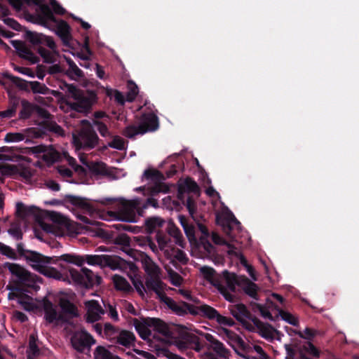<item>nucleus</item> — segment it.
I'll return each instance as SVG.
<instances>
[{
	"instance_id": "nucleus-1",
	"label": "nucleus",
	"mask_w": 359,
	"mask_h": 359,
	"mask_svg": "<svg viewBox=\"0 0 359 359\" xmlns=\"http://www.w3.org/2000/svg\"><path fill=\"white\" fill-rule=\"evenodd\" d=\"M27 263L36 271L48 278L55 280L63 279V274L56 269L50 266V264H57L60 261H65L66 263H72L81 266L83 260L79 257L65 254L60 257H46L34 251H27L25 255Z\"/></svg>"
},
{
	"instance_id": "nucleus-2",
	"label": "nucleus",
	"mask_w": 359,
	"mask_h": 359,
	"mask_svg": "<svg viewBox=\"0 0 359 359\" xmlns=\"http://www.w3.org/2000/svg\"><path fill=\"white\" fill-rule=\"evenodd\" d=\"M102 205H114V210L107 212L109 217L105 219H118L128 222H136V212L142 215L143 210H141V201L139 199L127 201L124 199L116 200L111 198H105L97 201Z\"/></svg>"
},
{
	"instance_id": "nucleus-3",
	"label": "nucleus",
	"mask_w": 359,
	"mask_h": 359,
	"mask_svg": "<svg viewBox=\"0 0 359 359\" xmlns=\"http://www.w3.org/2000/svg\"><path fill=\"white\" fill-rule=\"evenodd\" d=\"M200 271L204 278L217 288L226 300L230 302H235V295L231 294L227 290V287H233L232 283L233 273L224 271L221 274H217L214 269L207 266H202Z\"/></svg>"
},
{
	"instance_id": "nucleus-4",
	"label": "nucleus",
	"mask_w": 359,
	"mask_h": 359,
	"mask_svg": "<svg viewBox=\"0 0 359 359\" xmlns=\"http://www.w3.org/2000/svg\"><path fill=\"white\" fill-rule=\"evenodd\" d=\"M76 151H90L98 144L99 138L93 126L87 120L81 121V127L72 134Z\"/></svg>"
},
{
	"instance_id": "nucleus-5",
	"label": "nucleus",
	"mask_w": 359,
	"mask_h": 359,
	"mask_svg": "<svg viewBox=\"0 0 359 359\" xmlns=\"http://www.w3.org/2000/svg\"><path fill=\"white\" fill-rule=\"evenodd\" d=\"M143 269L146 273L145 285L149 291L160 295L164 291L165 285L161 280L162 271L158 265L149 256L142 260Z\"/></svg>"
},
{
	"instance_id": "nucleus-6",
	"label": "nucleus",
	"mask_w": 359,
	"mask_h": 359,
	"mask_svg": "<svg viewBox=\"0 0 359 359\" xmlns=\"http://www.w3.org/2000/svg\"><path fill=\"white\" fill-rule=\"evenodd\" d=\"M159 128V119L154 112L143 113L139 126H128L123 135L128 138H134L137 135H144L148 132H154Z\"/></svg>"
},
{
	"instance_id": "nucleus-7",
	"label": "nucleus",
	"mask_w": 359,
	"mask_h": 359,
	"mask_svg": "<svg viewBox=\"0 0 359 359\" xmlns=\"http://www.w3.org/2000/svg\"><path fill=\"white\" fill-rule=\"evenodd\" d=\"M12 275L13 281L18 285L25 287H34L37 276L25 268L15 263L7 262L4 265Z\"/></svg>"
},
{
	"instance_id": "nucleus-8",
	"label": "nucleus",
	"mask_w": 359,
	"mask_h": 359,
	"mask_svg": "<svg viewBox=\"0 0 359 359\" xmlns=\"http://www.w3.org/2000/svg\"><path fill=\"white\" fill-rule=\"evenodd\" d=\"M142 180L148 181L151 184L149 189L152 196L158 193H167L169 191L168 185L164 182L165 180L164 175L155 168L146 169L143 172Z\"/></svg>"
},
{
	"instance_id": "nucleus-9",
	"label": "nucleus",
	"mask_w": 359,
	"mask_h": 359,
	"mask_svg": "<svg viewBox=\"0 0 359 359\" xmlns=\"http://www.w3.org/2000/svg\"><path fill=\"white\" fill-rule=\"evenodd\" d=\"M4 77L10 80L13 84L22 90L27 92L31 90L34 94L48 95L49 93L50 89L44 83L39 81H27L20 77L8 73L4 74Z\"/></svg>"
},
{
	"instance_id": "nucleus-10",
	"label": "nucleus",
	"mask_w": 359,
	"mask_h": 359,
	"mask_svg": "<svg viewBox=\"0 0 359 359\" xmlns=\"http://www.w3.org/2000/svg\"><path fill=\"white\" fill-rule=\"evenodd\" d=\"M69 164L74 171L79 175H86L87 170L97 175H107V168L105 163L100 161H90L89 158H80L81 162L85 165H77L74 158H69Z\"/></svg>"
},
{
	"instance_id": "nucleus-11",
	"label": "nucleus",
	"mask_w": 359,
	"mask_h": 359,
	"mask_svg": "<svg viewBox=\"0 0 359 359\" xmlns=\"http://www.w3.org/2000/svg\"><path fill=\"white\" fill-rule=\"evenodd\" d=\"M97 95L90 90L79 93V96L76 97L74 102L69 103L71 108L78 112H87L90 109L92 105L96 102Z\"/></svg>"
},
{
	"instance_id": "nucleus-12",
	"label": "nucleus",
	"mask_w": 359,
	"mask_h": 359,
	"mask_svg": "<svg viewBox=\"0 0 359 359\" xmlns=\"http://www.w3.org/2000/svg\"><path fill=\"white\" fill-rule=\"evenodd\" d=\"M39 126L41 128H29L26 129L27 135L34 138H39L43 137L46 132H53L60 135L64 133L61 126L53 121H43Z\"/></svg>"
},
{
	"instance_id": "nucleus-13",
	"label": "nucleus",
	"mask_w": 359,
	"mask_h": 359,
	"mask_svg": "<svg viewBox=\"0 0 359 359\" xmlns=\"http://www.w3.org/2000/svg\"><path fill=\"white\" fill-rule=\"evenodd\" d=\"M158 296L169 309L179 316H184L187 314L188 311L192 314L198 313V311H195L193 306L184 302H176L172 298L167 297L164 294V291Z\"/></svg>"
},
{
	"instance_id": "nucleus-14",
	"label": "nucleus",
	"mask_w": 359,
	"mask_h": 359,
	"mask_svg": "<svg viewBox=\"0 0 359 359\" xmlns=\"http://www.w3.org/2000/svg\"><path fill=\"white\" fill-rule=\"evenodd\" d=\"M211 238H212V242L216 245H226L229 249L227 250L228 255H231V256H235V257L239 258L241 263L247 268L248 271L249 272L250 275L254 278V280H256V278H254V276H253L252 268L250 265L248 264L247 260L245 259V257L242 255H241L237 251V248L235 247V245L233 244H232L229 242H226L225 239L222 238L219 235H218L215 232L212 233Z\"/></svg>"
},
{
	"instance_id": "nucleus-15",
	"label": "nucleus",
	"mask_w": 359,
	"mask_h": 359,
	"mask_svg": "<svg viewBox=\"0 0 359 359\" xmlns=\"http://www.w3.org/2000/svg\"><path fill=\"white\" fill-rule=\"evenodd\" d=\"M233 287H227L228 291L231 294L236 291V286L238 285L242 288L245 293L255 299H257V292L258 287L256 284L250 281L244 276H237L233 273V281H232Z\"/></svg>"
},
{
	"instance_id": "nucleus-16",
	"label": "nucleus",
	"mask_w": 359,
	"mask_h": 359,
	"mask_svg": "<svg viewBox=\"0 0 359 359\" xmlns=\"http://www.w3.org/2000/svg\"><path fill=\"white\" fill-rule=\"evenodd\" d=\"M72 346L79 352L95 344L93 337L84 330L75 331L71 337Z\"/></svg>"
},
{
	"instance_id": "nucleus-17",
	"label": "nucleus",
	"mask_w": 359,
	"mask_h": 359,
	"mask_svg": "<svg viewBox=\"0 0 359 359\" xmlns=\"http://www.w3.org/2000/svg\"><path fill=\"white\" fill-rule=\"evenodd\" d=\"M0 172L3 175L7 176L15 177L19 175L25 180H29L32 176L31 170L22 164L11 165L7 163H1Z\"/></svg>"
},
{
	"instance_id": "nucleus-18",
	"label": "nucleus",
	"mask_w": 359,
	"mask_h": 359,
	"mask_svg": "<svg viewBox=\"0 0 359 359\" xmlns=\"http://www.w3.org/2000/svg\"><path fill=\"white\" fill-rule=\"evenodd\" d=\"M10 43L20 57L29 61L31 64H36L39 61V57L25 41L11 40Z\"/></svg>"
},
{
	"instance_id": "nucleus-19",
	"label": "nucleus",
	"mask_w": 359,
	"mask_h": 359,
	"mask_svg": "<svg viewBox=\"0 0 359 359\" xmlns=\"http://www.w3.org/2000/svg\"><path fill=\"white\" fill-rule=\"evenodd\" d=\"M222 334L224 339L227 341V343L233 348L235 352L242 356L245 357L239 351L241 350L245 351L248 348V344L244 341V340L236 333L233 332L232 330L223 328Z\"/></svg>"
},
{
	"instance_id": "nucleus-20",
	"label": "nucleus",
	"mask_w": 359,
	"mask_h": 359,
	"mask_svg": "<svg viewBox=\"0 0 359 359\" xmlns=\"http://www.w3.org/2000/svg\"><path fill=\"white\" fill-rule=\"evenodd\" d=\"M204 342L197 335L192 333H186L182 339L179 341L178 347L181 350L191 348L196 352H201L204 347Z\"/></svg>"
},
{
	"instance_id": "nucleus-21",
	"label": "nucleus",
	"mask_w": 359,
	"mask_h": 359,
	"mask_svg": "<svg viewBox=\"0 0 359 359\" xmlns=\"http://www.w3.org/2000/svg\"><path fill=\"white\" fill-rule=\"evenodd\" d=\"M22 109L19 113V118L26 120L31 117L34 112H39L42 116L47 118L50 114L45 109H41L38 105L33 104L26 99H22L20 101Z\"/></svg>"
},
{
	"instance_id": "nucleus-22",
	"label": "nucleus",
	"mask_w": 359,
	"mask_h": 359,
	"mask_svg": "<svg viewBox=\"0 0 359 359\" xmlns=\"http://www.w3.org/2000/svg\"><path fill=\"white\" fill-rule=\"evenodd\" d=\"M86 309V321L94 323L99 320L104 313V310L95 300L88 301L85 303Z\"/></svg>"
},
{
	"instance_id": "nucleus-23",
	"label": "nucleus",
	"mask_w": 359,
	"mask_h": 359,
	"mask_svg": "<svg viewBox=\"0 0 359 359\" xmlns=\"http://www.w3.org/2000/svg\"><path fill=\"white\" fill-rule=\"evenodd\" d=\"M207 341L210 343V347L215 352V353L220 358L228 359L230 356V351L224 345L215 339L212 334L206 333L203 334Z\"/></svg>"
},
{
	"instance_id": "nucleus-24",
	"label": "nucleus",
	"mask_w": 359,
	"mask_h": 359,
	"mask_svg": "<svg viewBox=\"0 0 359 359\" xmlns=\"http://www.w3.org/2000/svg\"><path fill=\"white\" fill-rule=\"evenodd\" d=\"M43 21L44 24H55L56 25L57 35L61 39L64 45L67 46L69 44V42L72 39V36L70 34V27L66 21L63 20L58 21L57 19L55 22L46 20Z\"/></svg>"
},
{
	"instance_id": "nucleus-25",
	"label": "nucleus",
	"mask_w": 359,
	"mask_h": 359,
	"mask_svg": "<svg viewBox=\"0 0 359 359\" xmlns=\"http://www.w3.org/2000/svg\"><path fill=\"white\" fill-rule=\"evenodd\" d=\"M230 313L231 315L241 323H245L246 320L248 319L252 322L253 317L246 306L243 304H238L232 305L229 307Z\"/></svg>"
},
{
	"instance_id": "nucleus-26",
	"label": "nucleus",
	"mask_w": 359,
	"mask_h": 359,
	"mask_svg": "<svg viewBox=\"0 0 359 359\" xmlns=\"http://www.w3.org/2000/svg\"><path fill=\"white\" fill-rule=\"evenodd\" d=\"M147 324L149 327H154L156 331L162 334L166 338L173 337V332L171 328L160 319L149 318L147 319Z\"/></svg>"
},
{
	"instance_id": "nucleus-27",
	"label": "nucleus",
	"mask_w": 359,
	"mask_h": 359,
	"mask_svg": "<svg viewBox=\"0 0 359 359\" xmlns=\"http://www.w3.org/2000/svg\"><path fill=\"white\" fill-rule=\"evenodd\" d=\"M43 1V0H31V2L39 7L40 16L42 20L55 22L56 18L54 16L52 9L48 5L42 4Z\"/></svg>"
},
{
	"instance_id": "nucleus-28",
	"label": "nucleus",
	"mask_w": 359,
	"mask_h": 359,
	"mask_svg": "<svg viewBox=\"0 0 359 359\" xmlns=\"http://www.w3.org/2000/svg\"><path fill=\"white\" fill-rule=\"evenodd\" d=\"M252 323L258 328L261 335L265 339H273L274 333L276 330L269 324L264 323L259 320L257 318L252 320Z\"/></svg>"
},
{
	"instance_id": "nucleus-29",
	"label": "nucleus",
	"mask_w": 359,
	"mask_h": 359,
	"mask_svg": "<svg viewBox=\"0 0 359 359\" xmlns=\"http://www.w3.org/2000/svg\"><path fill=\"white\" fill-rule=\"evenodd\" d=\"M45 318L48 323L64 321L63 316L57 313L51 302L44 303Z\"/></svg>"
},
{
	"instance_id": "nucleus-30",
	"label": "nucleus",
	"mask_w": 359,
	"mask_h": 359,
	"mask_svg": "<svg viewBox=\"0 0 359 359\" xmlns=\"http://www.w3.org/2000/svg\"><path fill=\"white\" fill-rule=\"evenodd\" d=\"M116 339L118 344L130 348L134 345L135 337L132 332L122 330L116 336Z\"/></svg>"
},
{
	"instance_id": "nucleus-31",
	"label": "nucleus",
	"mask_w": 359,
	"mask_h": 359,
	"mask_svg": "<svg viewBox=\"0 0 359 359\" xmlns=\"http://www.w3.org/2000/svg\"><path fill=\"white\" fill-rule=\"evenodd\" d=\"M100 235L105 237L111 243L122 246H128L130 245V238L126 233L114 236L108 232L102 231Z\"/></svg>"
},
{
	"instance_id": "nucleus-32",
	"label": "nucleus",
	"mask_w": 359,
	"mask_h": 359,
	"mask_svg": "<svg viewBox=\"0 0 359 359\" xmlns=\"http://www.w3.org/2000/svg\"><path fill=\"white\" fill-rule=\"evenodd\" d=\"M81 271L84 275V282L83 284H84L86 287H92L94 285H98L101 283V277L93 273L91 270L87 268H83Z\"/></svg>"
},
{
	"instance_id": "nucleus-33",
	"label": "nucleus",
	"mask_w": 359,
	"mask_h": 359,
	"mask_svg": "<svg viewBox=\"0 0 359 359\" xmlns=\"http://www.w3.org/2000/svg\"><path fill=\"white\" fill-rule=\"evenodd\" d=\"M198 191V187L197 184L194 180L188 178L179 185L177 197L182 200L185 192L196 193Z\"/></svg>"
},
{
	"instance_id": "nucleus-34",
	"label": "nucleus",
	"mask_w": 359,
	"mask_h": 359,
	"mask_svg": "<svg viewBox=\"0 0 359 359\" xmlns=\"http://www.w3.org/2000/svg\"><path fill=\"white\" fill-rule=\"evenodd\" d=\"M23 37L27 41L31 43L32 46L41 47V46L42 45L43 39V34L32 32L25 28Z\"/></svg>"
},
{
	"instance_id": "nucleus-35",
	"label": "nucleus",
	"mask_w": 359,
	"mask_h": 359,
	"mask_svg": "<svg viewBox=\"0 0 359 359\" xmlns=\"http://www.w3.org/2000/svg\"><path fill=\"white\" fill-rule=\"evenodd\" d=\"M112 280L114 284V287L117 290L123 292L127 294L133 292V288L125 278L119 275H114L112 278Z\"/></svg>"
},
{
	"instance_id": "nucleus-36",
	"label": "nucleus",
	"mask_w": 359,
	"mask_h": 359,
	"mask_svg": "<svg viewBox=\"0 0 359 359\" xmlns=\"http://www.w3.org/2000/svg\"><path fill=\"white\" fill-rule=\"evenodd\" d=\"M168 233L175 239V243L184 248L186 245V243L183 239L182 235L180 230L174 224H169L167 227Z\"/></svg>"
},
{
	"instance_id": "nucleus-37",
	"label": "nucleus",
	"mask_w": 359,
	"mask_h": 359,
	"mask_svg": "<svg viewBox=\"0 0 359 359\" xmlns=\"http://www.w3.org/2000/svg\"><path fill=\"white\" fill-rule=\"evenodd\" d=\"M15 297H18V302L21 304L25 310L32 311L34 309V304L30 297L27 295L18 296L14 292L8 294V298L11 299H13Z\"/></svg>"
},
{
	"instance_id": "nucleus-38",
	"label": "nucleus",
	"mask_w": 359,
	"mask_h": 359,
	"mask_svg": "<svg viewBox=\"0 0 359 359\" xmlns=\"http://www.w3.org/2000/svg\"><path fill=\"white\" fill-rule=\"evenodd\" d=\"M37 337L31 334L29 339V348L27 350V359H34L40 353V350L36 344Z\"/></svg>"
},
{
	"instance_id": "nucleus-39",
	"label": "nucleus",
	"mask_w": 359,
	"mask_h": 359,
	"mask_svg": "<svg viewBox=\"0 0 359 359\" xmlns=\"http://www.w3.org/2000/svg\"><path fill=\"white\" fill-rule=\"evenodd\" d=\"M60 306L62 311L69 315V317H74L77 316L76 307L66 299H61L60 300Z\"/></svg>"
},
{
	"instance_id": "nucleus-40",
	"label": "nucleus",
	"mask_w": 359,
	"mask_h": 359,
	"mask_svg": "<svg viewBox=\"0 0 359 359\" xmlns=\"http://www.w3.org/2000/svg\"><path fill=\"white\" fill-rule=\"evenodd\" d=\"M163 223V219L159 217H152L147 218L145 220V226L147 231L149 233H152L153 231H156V229L158 227H161Z\"/></svg>"
},
{
	"instance_id": "nucleus-41",
	"label": "nucleus",
	"mask_w": 359,
	"mask_h": 359,
	"mask_svg": "<svg viewBox=\"0 0 359 359\" xmlns=\"http://www.w3.org/2000/svg\"><path fill=\"white\" fill-rule=\"evenodd\" d=\"M105 255H87L83 257V260H85L88 264L98 265L101 267H104V262L106 261Z\"/></svg>"
},
{
	"instance_id": "nucleus-42",
	"label": "nucleus",
	"mask_w": 359,
	"mask_h": 359,
	"mask_svg": "<svg viewBox=\"0 0 359 359\" xmlns=\"http://www.w3.org/2000/svg\"><path fill=\"white\" fill-rule=\"evenodd\" d=\"M135 329L143 339H148L151 335V330L149 329L147 320L144 323L137 322L135 323Z\"/></svg>"
},
{
	"instance_id": "nucleus-43",
	"label": "nucleus",
	"mask_w": 359,
	"mask_h": 359,
	"mask_svg": "<svg viewBox=\"0 0 359 359\" xmlns=\"http://www.w3.org/2000/svg\"><path fill=\"white\" fill-rule=\"evenodd\" d=\"M95 359H121L114 355L108 350L102 346H97L94 353Z\"/></svg>"
},
{
	"instance_id": "nucleus-44",
	"label": "nucleus",
	"mask_w": 359,
	"mask_h": 359,
	"mask_svg": "<svg viewBox=\"0 0 359 359\" xmlns=\"http://www.w3.org/2000/svg\"><path fill=\"white\" fill-rule=\"evenodd\" d=\"M8 233L15 239L21 240L22 238V232L20 223L19 222L11 223L10 228L8 229Z\"/></svg>"
},
{
	"instance_id": "nucleus-45",
	"label": "nucleus",
	"mask_w": 359,
	"mask_h": 359,
	"mask_svg": "<svg viewBox=\"0 0 359 359\" xmlns=\"http://www.w3.org/2000/svg\"><path fill=\"white\" fill-rule=\"evenodd\" d=\"M130 278L136 291L141 297H144V293L147 292V290H148L146 285H144L141 279L136 276H130Z\"/></svg>"
},
{
	"instance_id": "nucleus-46",
	"label": "nucleus",
	"mask_w": 359,
	"mask_h": 359,
	"mask_svg": "<svg viewBox=\"0 0 359 359\" xmlns=\"http://www.w3.org/2000/svg\"><path fill=\"white\" fill-rule=\"evenodd\" d=\"M198 309L209 319H216L219 314L216 309L206 304L198 306Z\"/></svg>"
},
{
	"instance_id": "nucleus-47",
	"label": "nucleus",
	"mask_w": 359,
	"mask_h": 359,
	"mask_svg": "<svg viewBox=\"0 0 359 359\" xmlns=\"http://www.w3.org/2000/svg\"><path fill=\"white\" fill-rule=\"evenodd\" d=\"M32 213L31 208H27L22 202L16 203V215L21 219H25Z\"/></svg>"
},
{
	"instance_id": "nucleus-48",
	"label": "nucleus",
	"mask_w": 359,
	"mask_h": 359,
	"mask_svg": "<svg viewBox=\"0 0 359 359\" xmlns=\"http://www.w3.org/2000/svg\"><path fill=\"white\" fill-rule=\"evenodd\" d=\"M93 124L102 137H109L111 135L107 123L103 121L93 120Z\"/></svg>"
},
{
	"instance_id": "nucleus-49",
	"label": "nucleus",
	"mask_w": 359,
	"mask_h": 359,
	"mask_svg": "<svg viewBox=\"0 0 359 359\" xmlns=\"http://www.w3.org/2000/svg\"><path fill=\"white\" fill-rule=\"evenodd\" d=\"M165 269L167 271L168 274L171 279L172 284L175 286L180 285L182 281V277L177 272L172 270L170 267L165 266Z\"/></svg>"
},
{
	"instance_id": "nucleus-50",
	"label": "nucleus",
	"mask_w": 359,
	"mask_h": 359,
	"mask_svg": "<svg viewBox=\"0 0 359 359\" xmlns=\"http://www.w3.org/2000/svg\"><path fill=\"white\" fill-rule=\"evenodd\" d=\"M18 106V100L15 99L13 101L12 104L8 109L1 111V118H4L13 117L15 115Z\"/></svg>"
},
{
	"instance_id": "nucleus-51",
	"label": "nucleus",
	"mask_w": 359,
	"mask_h": 359,
	"mask_svg": "<svg viewBox=\"0 0 359 359\" xmlns=\"http://www.w3.org/2000/svg\"><path fill=\"white\" fill-rule=\"evenodd\" d=\"M278 311L279 315L280 316V317L282 318L283 320H284L289 324L292 325L294 326H296L298 325L297 319L294 316H292L291 313L284 311L282 309H278Z\"/></svg>"
},
{
	"instance_id": "nucleus-52",
	"label": "nucleus",
	"mask_w": 359,
	"mask_h": 359,
	"mask_svg": "<svg viewBox=\"0 0 359 359\" xmlns=\"http://www.w3.org/2000/svg\"><path fill=\"white\" fill-rule=\"evenodd\" d=\"M181 224L189 241H194L196 239L194 227L187 223L182 218H181Z\"/></svg>"
},
{
	"instance_id": "nucleus-53",
	"label": "nucleus",
	"mask_w": 359,
	"mask_h": 359,
	"mask_svg": "<svg viewBox=\"0 0 359 359\" xmlns=\"http://www.w3.org/2000/svg\"><path fill=\"white\" fill-rule=\"evenodd\" d=\"M172 251L174 253V258L177 259L180 263L182 264H187L189 262V258L184 251L180 249H176L175 248H172Z\"/></svg>"
},
{
	"instance_id": "nucleus-54",
	"label": "nucleus",
	"mask_w": 359,
	"mask_h": 359,
	"mask_svg": "<svg viewBox=\"0 0 359 359\" xmlns=\"http://www.w3.org/2000/svg\"><path fill=\"white\" fill-rule=\"evenodd\" d=\"M38 53L43 57L44 62L53 63L55 62V57L52 53L43 47L38 48Z\"/></svg>"
},
{
	"instance_id": "nucleus-55",
	"label": "nucleus",
	"mask_w": 359,
	"mask_h": 359,
	"mask_svg": "<svg viewBox=\"0 0 359 359\" xmlns=\"http://www.w3.org/2000/svg\"><path fill=\"white\" fill-rule=\"evenodd\" d=\"M68 271L72 279L78 283L83 284L84 282V275L81 271H79L75 269L69 268Z\"/></svg>"
},
{
	"instance_id": "nucleus-56",
	"label": "nucleus",
	"mask_w": 359,
	"mask_h": 359,
	"mask_svg": "<svg viewBox=\"0 0 359 359\" xmlns=\"http://www.w3.org/2000/svg\"><path fill=\"white\" fill-rule=\"evenodd\" d=\"M3 22L11 28L16 31H22L24 27L18 23L15 19L11 18L5 17L2 19Z\"/></svg>"
},
{
	"instance_id": "nucleus-57",
	"label": "nucleus",
	"mask_w": 359,
	"mask_h": 359,
	"mask_svg": "<svg viewBox=\"0 0 359 359\" xmlns=\"http://www.w3.org/2000/svg\"><path fill=\"white\" fill-rule=\"evenodd\" d=\"M104 266H109L111 269H116L120 266V260L118 257H113L110 255H105Z\"/></svg>"
},
{
	"instance_id": "nucleus-58",
	"label": "nucleus",
	"mask_w": 359,
	"mask_h": 359,
	"mask_svg": "<svg viewBox=\"0 0 359 359\" xmlns=\"http://www.w3.org/2000/svg\"><path fill=\"white\" fill-rule=\"evenodd\" d=\"M201 244L205 251L210 255H214L215 254V247L206 239V238L201 237L200 239Z\"/></svg>"
},
{
	"instance_id": "nucleus-59",
	"label": "nucleus",
	"mask_w": 359,
	"mask_h": 359,
	"mask_svg": "<svg viewBox=\"0 0 359 359\" xmlns=\"http://www.w3.org/2000/svg\"><path fill=\"white\" fill-rule=\"evenodd\" d=\"M25 135L20 133H9L5 136L4 140L8 142H20L24 140Z\"/></svg>"
},
{
	"instance_id": "nucleus-60",
	"label": "nucleus",
	"mask_w": 359,
	"mask_h": 359,
	"mask_svg": "<svg viewBox=\"0 0 359 359\" xmlns=\"http://www.w3.org/2000/svg\"><path fill=\"white\" fill-rule=\"evenodd\" d=\"M156 241L158 243L159 250H164V248H167L170 239L167 236L158 233L156 234Z\"/></svg>"
},
{
	"instance_id": "nucleus-61",
	"label": "nucleus",
	"mask_w": 359,
	"mask_h": 359,
	"mask_svg": "<svg viewBox=\"0 0 359 359\" xmlns=\"http://www.w3.org/2000/svg\"><path fill=\"white\" fill-rule=\"evenodd\" d=\"M109 146L119 150L125 148V142L123 138L120 137H115L110 142L108 143Z\"/></svg>"
},
{
	"instance_id": "nucleus-62",
	"label": "nucleus",
	"mask_w": 359,
	"mask_h": 359,
	"mask_svg": "<svg viewBox=\"0 0 359 359\" xmlns=\"http://www.w3.org/2000/svg\"><path fill=\"white\" fill-rule=\"evenodd\" d=\"M66 74L72 79H80L84 76L83 71L80 69L77 65L73 67L72 69H67Z\"/></svg>"
},
{
	"instance_id": "nucleus-63",
	"label": "nucleus",
	"mask_w": 359,
	"mask_h": 359,
	"mask_svg": "<svg viewBox=\"0 0 359 359\" xmlns=\"http://www.w3.org/2000/svg\"><path fill=\"white\" fill-rule=\"evenodd\" d=\"M81 91V90L78 88L75 85L69 84V86L65 90V93L67 94L69 97H71L74 100L76 97H77V96H79V93Z\"/></svg>"
},
{
	"instance_id": "nucleus-64",
	"label": "nucleus",
	"mask_w": 359,
	"mask_h": 359,
	"mask_svg": "<svg viewBox=\"0 0 359 359\" xmlns=\"http://www.w3.org/2000/svg\"><path fill=\"white\" fill-rule=\"evenodd\" d=\"M0 252L10 258L15 257V252L8 245L0 243Z\"/></svg>"
}]
</instances>
